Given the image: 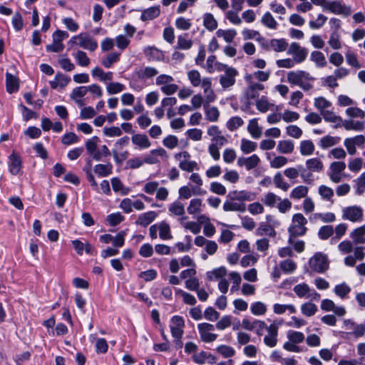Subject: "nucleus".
Segmentation results:
<instances>
[{"instance_id": "a211bd4d", "label": "nucleus", "mask_w": 365, "mask_h": 365, "mask_svg": "<svg viewBox=\"0 0 365 365\" xmlns=\"http://www.w3.org/2000/svg\"><path fill=\"white\" fill-rule=\"evenodd\" d=\"M264 89V86L260 83H251L246 90L245 94L247 100L258 99L259 91Z\"/></svg>"}, {"instance_id": "f257e3e1", "label": "nucleus", "mask_w": 365, "mask_h": 365, "mask_svg": "<svg viewBox=\"0 0 365 365\" xmlns=\"http://www.w3.org/2000/svg\"><path fill=\"white\" fill-rule=\"evenodd\" d=\"M307 220L301 213H296L293 215L292 219V224L288 229L289 233V242L294 243L293 239L298 236H303L305 235L307 228L306 225Z\"/></svg>"}, {"instance_id": "7c9ffc66", "label": "nucleus", "mask_w": 365, "mask_h": 365, "mask_svg": "<svg viewBox=\"0 0 365 365\" xmlns=\"http://www.w3.org/2000/svg\"><path fill=\"white\" fill-rule=\"evenodd\" d=\"M310 60L314 62L317 67L323 68L327 66V61L325 56L321 51H312L310 55Z\"/></svg>"}, {"instance_id": "de8ad7c7", "label": "nucleus", "mask_w": 365, "mask_h": 365, "mask_svg": "<svg viewBox=\"0 0 365 365\" xmlns=\"http://www.w3.org/2000/svg\"><path fill=\"white\" fill-rule=\"evenodd\" d=\"M243 123H244V121L240 117L234 116V117L230 118L227 120V122L226 123V126L229 130L234 131V130H237L238 128H240V126H242L243 125Z\"/></svg>"}, {"instance_id": "052dcab7", "label": "nucleus", "mask_w": 365, "mask_h": 365, "mask_svg": "<svg viewBox=\"0 0 365 365\" xmlns=\"http://www.w3.org/2000/svg\"><path fill=\"white\" fill-rule=\"evenodd\" d=\"M314 106L317 109L320 110L322 113V111L327 110L326 108L331 107V103L327 101L324 97H318L314 99Z\"/></svg>"}, {"instance_id": "e433bc0d", "label": "nucleus", "mask_w": 365, "mask_h": 365, "mask_svg": "<svg viewBox=\"0 0 365 365\" xmlns=\"http://www.w3.org/2000/svg\"><path fill=\"white\" fill-rule=\"evenodd\" d=\"M262 24L266 27L270 29H276L277 27V22L274 19L270 12L267 11L262 17L261 19Z\"/></svg>"}, {"instance_id": "c756f323", "label": "nucleus", "mask_w": 365, "mask_h": 365, "mask_svg": "<svg viewBox=\"0 0 365 365\" xmlns=\"http://www.w3.org/2000/svg\"><path fill=\"white\" fill-rule=\"evenodd\" d=\"M269 46L270 49L276 52H282L287 48L288 43L284 38H273L270 40Z\"/></svg>"}, {"instance_id": "864d4df0", "label": "nucleus", "mask_w": 365, "mask_h": 365, "mask_svg": "<svg viewBox=\"0 0 365 365\" xmlns=\"http://www.w3.org/2000/svg\"><path fill=\"white\" fill-rule=\"evenodd\" d=\"M216 351L225 358H230L235 354L234 348L227 345H220L216 348Z\"/></svg>"}, {"instance_id": "4c0bfd02", "label": "nucleus", "mask_w": 365, "mask_h": 365, "mask_svg": "<svg viewBox=\"0 0 365 365\" xmlns=\"http://www.w3.org/2000/svg\"><path fill=\"white\" fill-rule=\"evenodd\" d=\"M159 236L163 240H170L173 236L170 233V225L165 222H161L158 225Z\"/></svg>"}, {"instance_id": "e2e57ef3", "label": "nucleus", "mask_w": 365, "mask_h": 365, "mask_svg": "<svg viewBox=\"0 0 365 365\" xmlns=\"http://www.w3.org/2000/svg\"><path fill=\"white\" fill-rule=\"evenodd\" d=\"M120 53L116 52H113L109 53L107 57L102 61V65L106 68H109L112 66V65L118 61Z\"/></svg>"}, {"instance_id": "c03bdc74", "label": "nucleus", "mask_w": 365, "mask_h": 365, "mask_svg": "<svg viewBox=\"0 0 365 365\" xmlns=\"http://www.w3.org/2000/svg\"><path fill=\"white\" fill-rule=\"evenodd\" d=\"M73 56L77 62V64L80 66L86 67L90 63V58L87 56L86 52L78 50Z\"/></svg>"}, {"instance_id": "2f4dec72", "label": "nucleus", "mask_w": 365, "mask_h": 365, "mask_svg": "<svg viewBox=\"0 0 365 365\" xmlns=\"http://www.w3.org/2000/svg\"><path fill=\"white\" fill-rule=\"evenodd\" d=\"M247 130L252 137L255 139H258L261 136L262 130L258 125L257 118H253L250 120Z\"/></svg>"}, {"instance_id": "72a5a7b5", "label": "nucleus", "mask_w": 365, "mask_h": 365, "mask_svg": "<svg viewBox=\"0 0 365 365\" xmlns=\"http://www.w3.org/2000/svg\"><path fill=\"white\" fill-rule=\"evenodd\" d=\"M317 311V306L310 302L303 303L301 305V312L306 317H312Z\"/></svg>"}, {"instance_id": "603ef678", "label": "nucleus", "mask_w": 365, "mask_h": 365, "mask_svg": "<svg viewBox=\"0 0 365 365\" xmlns=\"http://www.w3.org/2000/svg\"><path fill=\"white\" fill-rule=\"evenodd\" d=\"M111 185L114 192H120L121 195H127L130 192V189L128 187H125L121 182V181L115 178L111 180Z\"/></svg>"}, {"instance_id": "a18cd8bd", "label": "nucleus", "mask_w": 365, "mask_h": 365, "mask_svg": "<svg viewBox=\"0 0 365 365\" xmlns=\"http://www.w3.org/2000/svg\"><path fill=\"white\" fill-rule=\"evenodd\" d=\"M287 310L290 313H295L297 312L296 308L293 304H274L273 305V311L277 314H282Z\"/></svg>"}, {"instance_id": "412c9836", "label": "nucleus", "mask_w": 365, "mask_h": 365, "mask_svg": "<svg viewBox=\"0 0 365 365\" xmlns=\"http://www.w3.org/2000/svg\"><path fill=\"white\" fill-rule=\"evenodd\" d=\"M133 144L137 145L139 149L143 150L150 146V142L146 135L135 134L131 138Z\"/></svg>"}, {"instance_id": "9d476101", "label": "nucleus", "mask_w": 365, "mask_h": 365, "mask_svg": "<svg viewBox=\"0 0 365 365\" xmlns=\"http://www.w3.org/2000/svg\"><path fill=\"white\" fill-rule=\"evenodd\" d=\"M287 53L293 56V60L296 63H302L307 58L308 51L302 47L298 43L293 42L290 44Z\"/></svg>"}, {"instance_id": "09e8293b", "label": "nucleus", "mask_w": 365, "mask_h": 365, "mask_svg": "<svg viewBox=\"0 0 365 365\" xmlns=\"http://www.w3.org/2000/svg\"><path fill=\"white\" fill-rule=\"evenodd\" d=\"M94 172L100 177H105L111 173L112 166L109 163L98 164L95 166Z\"/></svg>"}, {"instance_id": "bf43d9fd", "label": "nucleus", "mask_w": 365, "mask_h": 365, "mask_svg": "<svg viewBox=\"0 0 365 365\" xmlns=\"http://www.w3.org/2000/svg\"><path fill=\"white\" fill-rule=\"evenodd\" d=\"M257 146V143L247 139H242L241 141V150L245 154H249L253 152L256 149Z\"/></svg>"}, {"instance_id": "0e129e2a", "label": "nucleus", "mask_w": 365, "mask_h": 365, "mask_svg": "<svg viewBox=\"0 0 365 365\" xmlns=\"http://www.w3.org/2000/svg\"><path fill=\"white\" fill-rule=\"evenodd\" d=\"M279 201H280V197L272 192H268L262 199V202L269 207L275 206Z\"/></svg>"}, {"instance_id": "58836bf2", "label": "nucleus", "mask_w": 365, "mask_h": 365, "mask_svg": "<svg viewBox=\"0 0 365 365\" xmlns=\"http://www.w3.org/2000/svg\"><path fill=\"white\" fill-rule=\"evenodd\" d=\"M259 327L262 329L266 327L265 323L263 321L255 319L252 322H250L247 319H243L242 322V327L245 329L252 331L256 327Z\"/></svg>"}, {"instance_id": "2eb2a0df", "label": "nucleus", "mask_w": 365, "mask_h": 365, "mask_svg": "<svg viewBox=\"0 0 365 365\" xmlns=\"http://www.w3.org/2000/svg\"><path fill=\"white\" fill-rule=\"evenodd\" d=\"M88 93L86 86H78L73 89L70 94V98L74 101L78 106L83 105L82 98L84 97Z\"/></svg>"}, {"instance_id": "5701e85b", "label": "nucleus", "mask_w": 365, "mask_h": 365, "mask_svg": "<svg viewBox=\"0 0 365 365\" xmlns=\"http://www.w3.org/2000/svg\"><path fill=\"white\" fill-rule=\"evenodd\" d=\"M341 126L346 130L361 131L364 129L365 123L364 121L345 120H342Z\"/></svg>"}, {"instance_id": "dca6fc26", "label": "nucleus", "mask_w": 365, "mask_h": 365, "mask_svg": "<svg viewBox=\"0 0 365 365\" xmlns=\"http://www.w3.org/2000/svg\"><path fill=\"white\" fill-rule=\"evenodd\" d=\"M352 242L355 245L365 243V225L354 229L349 235Z\"/></svg>"}, {"instance_id": "6e6d98bb", "label": "nucleus", "mask_w": 365, "mask_h": 365, "mask_svg": "<svg viewBox=\"0 0 365 365\" xmlns=\"http://www.w3.org/2000/svg\"><path fill=\"white\" fill-rule=\"evenodd\" d=\"M280 269L286 273H292L297 268L296 263L292 259H285L280 262Z\"/></svg>"}, {"instance_id": "20e7f679", "label": "nucleus", "mask_w": 365, "mask_h": 365, "mask_svg": "<svg viewBox=\"0 0 365 365\" xmlns=\"http://www.w3.org/2000/svg\"><path fill=\"white\" fill-rule=\"evenodd\" d=\"M184 327L185 322L182 317L176 315L171 318L170 325L171 334L173 337L175 338L176 344H178L180 347H182V342L180 339L184 333Z\"/></svg>"}, {"instance_id": "cd10ccee", "label": "nucleus", "mask_w": 365, "mask_h": 365, "mask_svg": "<svg viewBox=\"0 0 365 365\" xmlns=\"http://www.w3.org/2000/svg\"><path fill=\"white\" fill-rule=\"evenodd\" d=\"M321 115L323 116L325 121L336 123L334 125L335 128L341 126V118L335 115L331 110H327L325 111H322Z\"/></svg>"}, {"instance_id": "c9c22d12", "label": "nucleus", "mask_w": 365, "mask_h": 365, "mask_svg": "<svg viewBox=\"0 0 365 365\" xmlns=\"http://www.w3.org/2000/svg\"><path fill=\"white\" fill-rule=\"evenodd\" d=\"M217 37H222L227 43H231L237 35V31L235 29H218L216 31Z\"/></svg>"}, {"instance_id": "6e6552de", "label": "nucleus", "mask_w": 365, "mask_h": 365, "mask_svg": "<svg viewBox=\"0 0 365 365\" xmlns=\"http://www.w3.org/2000/svg\"><path fill=\"white\" fill-rule=\"evenodd\" d=\"M346 164L343 161H334L329 168V176L335 183L339 182L344 177Z\"/></svg>"}, {"instance_id": "f03ea898", "label": "nucleus", "mask_w": 365, "mask_h": 365, "mask_svg": "<svg viewBox=\"0 0 365 365\" xmlns=\"http://www.w3.org/2000/svg\"><path fill=\"white\" fill-rule=\"evenodd\" d=\"M71 46L78 45L83 49L94 51L98 47V43L88 34H80L73 36L68 41Z\"/></svg>"}, {"instance_id": "f704fd0d", "label": "nucleus", "mask_w": 365, "mask_h": 365, "mask_svg": "<svg viewBox=\"0 0 365 365\" xmlns=\"http://www.w3.org/2000/svg\"><path fill=\"white\" fill-rule=\"evenodd\" d=\"M158 73V71L153 67L146 66L137 72V75L140 79L151 78Z\"/></svg>"}, {"instance_id": "ea45409f", "label": "nucleus", "mask_w": 365, "mask_h": 365, "mask_svg": "<svg viewBox=\"0 0 365 365\" xmlns=\"http://www.w3.org/2000/svg\"><path fill=\"white\" fill-rule=\"evenodd\" d=\"M250 312L255 316L264 315L267 312V306L262 302H254L250 306Z\"/></svg>"}, {"instance_id": "0eeeda50", "label": "nucleus", "mask_w": 365, "mask_h": 365, "mask_svg": "<svg viewBox=\"0 0 365 365\" xmlns=\"http://www.w3.org/2000/svg\"><path fill=\"white\" fill-rule=\"evenodd\" d=\"M197 329L200 339L205 343L213 342L217 338V334L212 332L215 329V327L212 324L206 322L198 324Z\"/></svg>"}, {"instance_id": "8fccbe9b", "label": "nucleus", "mask_w": 365, "mask_h": 365, "mask_svg": "<svg viewBox=\"0 0 365 365\" xmlns=\"http://www.w3.org/2000/svg\"><path fill=\"white\" fill-rule=\"evenodd\" d=\"M107 92L109 95H113L125 90V86L118 82H110L107 83Z\"/></svg>"}, {"instance_id": "680f3d73", "label": "nucleus", "mask_w": 365, "mask_h": 365, "mask_svg": "<svg viewBox=\"0 0 365 365\" xmlns=\"http://www.w3.org/2000/svg\"><path fill=\"white\" fill-rule=\"evenodd\" d=\"M334 234V228L331 225H324L319 228L318 231L319 237L325 240L330 237Z\"/></svg>"}, {"instance_id": "5fc2aeb1", "label": "nucleus", "mask_w": 365, "mask_h": 365, "mask_svg": "<svg viewBox=\"0 0 365 365\" xmlns=\"http://www.w3.org/2000/svg\"><path fill=\"white\" fill-rule=\"evenodd\" d=\"M99 141L100 140L97 136H93L86 142V148L88 153L93 155V158L95 157V153L97 151V144Z\"/></svg>"}, {"instance_id": "4be33fe9", "label": "nucleus", "mask_w": 365, "mask_h": 365, "mask_svg": "<svg viewBox=\"0 0 365 365\" xmlns=\"http://www.w3.org/2000/svg\"><path fill=\"white\" fill-rule=\"evenodd\" d=\"M160 14V6L149 7L142 11L140 19L148 21L157 18Z\"/></svg>"}, {"instance_id": "6ab92c4d", "label": "nucleus", "mask_w": 365, "mask_h": 365, "mask_svg": "<svg viewBox=\"0 0 365 365\" xmlns=\"http://www.w3.org/2000/svg\"><path fill=\"white\" fill-rule=\"evenodd\" d=\"M168 211L170 215L174 217H178L179 218L187 217L184 205L180 201H175L171 203L168 207Z\"/></svg>"}, {"instance_id": "aec40b11", "label": "nucleus", "mask_w": 365, "mask_h": 365, "mask_svg": "<svg viewBox=\"0 0 365 365\" xmlns=\"http://www.w3.org/2000/svg\"><path fill=\"white\" fill-rule=\"evenodd\" d=\"M187 219V216L182 218H178L180 225L185 230H190L193 234H198L201 230V226L200 223L194 221L186 222Z\"/></svg>"}, {"instance_id": "423d86ee", "label": "nucleus", "mask_w": 365, "mask_h": 365, "mask_svg": "<svg viewBox=\"0 0 365 365\" xmlns=\"http://www.w3.org/2000/svg\"><path fill=\"white\" fill-rule=\"evenodd\" d=\"M293 291L299 298H305L315 301L320 299V294L314 289H311L310 287L304 282L295 285L293 288Z\"/></svg>"}, {"instance_id": "c85d7f7f", "label": "nucleus", "mask_w": 365, "mask_h": 365, "mask_svg": "<svg viewBox=\"0 0 365 365\" xmlns=\"http://www.w3.org/2000/svg\"><path fill=\"white\" fill-rule=\"evenodd\" d=\"M202 200L200 198H193L190 201L187 211L190 215H195L202 212Z\"/></svg>"}, {"instance_id": "13d9d810", "label": "nucleus", "mask_w": 365, "mask_h": 365, "mask_svg": "<svg viewBox=\"0 0 365 365\" xmlns=\"http://www.w3.org/2000/svg\"><path fill=\"white\" fill-rule=\"evenodd\" d=\"M271 106H274V105L269 103L265 96H262L256 101V107L262 113H266L270 109Z\"/></svg>"}, {"instance_id": "393cba45", "label": "nucleus", "mask_w": 365, "mask_h": 365, "mask_svg": "<svg viewBox=\"0 0 365 365\" xmlns=\"http://www.w3.org/2000/svg\"><path fill=\"white\" fill-rule=\"evenodd\" d=\"M223 210L225 212L236 211L242 212L246 210V205L244 203L227 200L224 202Z\"/></svg>"}, {"instance_id": "4d7b16f0", "label": "nucleus", "mask_w": 365, "mask_h": 365, "mask_svg": "<svg viewBox=\"0 0 365 365\" xmlns=\"http://www.w3.org/2000/svg\"><path fill=\"white\" fill-rule=\"evenodd\" d=\"M314 145L311 140H303L300 143V152L303 155H309L313 153Z\"/></svg>"}, {"instance_id": "37998d69", "label": "nucleus", "mask_w": 365, "mask_h": 365, "mask_svg": "<svg viewBox=\"0 0 365 365\" xmlns=\"http://www.w3.org/2000/svg\"><path fill=\"white\" fill-rule=\"evenodd\" d=\"M308 192V187L300 185L294 187L290 192V197L295 200H299L305 197Z\"/></svg>"}, {"instance_id": "b1692460", "label": "nucleus", "mask_w": 365, "mask_h": 365, "mask_svg": "<svg viewBox=\"0 0 365 365\" xmlns=\"http://www.w3.org/2000/svg\"><path fill=\"white\" fill-rule=\"evenodd\" d=\"M157 214L155 211H149L140 215L136 221V223L143 227H147L153 221L155 220Z\"/></svg>"}, {"instance_id": "a878e982", "label": "nucleus", "mask_w": 365, "mask_h": 365, "mask_svg": "<svg viewBox=\"0 0 365 365\" xmlns=\"http://www.w3.org/2000/svg\"><path fill=\"white\" fill-rule=\"evenodd\" d=\"M351 290V287L346 282L336 284L334 288V294L341 299H347Z\"/></svg>"}, {"instance_id": "f8f14e48", "label": "nucleus", "mask_w": 365, "mask_h": 365, "mask_svg": "<svg viewBox=\"0 0 365 365\" xmlns=\"http://www.w3.org/2000/svg\"><path fill=\"white\" fill-rule=\"evenodd\" d=\"M238 72L234 68L226 69L225 72L220 77V83L224 89L229 88L235 83V78Z\"/></svg>"}, {"instance_id": "a19ab883", "label": "nucleus", "mask_w": 365, "mask_h": 365, "mask_svg": "<svg viewBox=\"0 0 365 365\" xmlns=\"http://www.w3.org/2000/svg\"><path fill=\"white\" fill-rule=\"evenodd\" d=\"M328 43L333 49L338 50L341 48L340 34L337 31H332L330 34Z\"/></svg>"}, {"instance_id": "7ed1b4c3", "label": "nucleus", "mask_w": 365, "mask_h": 365, "mask_svg": "<svg viewBox=\"0 0 365 365\" xmlns=\"http://www.w3.org/2000/svg\"><path fill=\"white\" fill-rule=\"evenodd\" d=\"M311 269L317 273H324L329 269V260L327 255L317 252L309 259Z\"/></svg>"}, {"instance_id": "69168bd1", "label": "nucleus", "mask_w": 365, "mask_h": 365, "mask_svg": "<svg viewBox=\"0 0 365 365\" xmlns=\"http://www.w3.org/2000/svg\"><path fill=\"white\" fill-rule=\"evenodd\" d=\"M327 20V17L324 14H319L316 21L311 20L309 22V26L312 29H318L324 26Z\"/></svg>"}, {"instance_id": "ddd939ff", "label": "nucleus", "mask_w": 365, "mask_h": 365, "mask_svg": "<svg viewBox=\"0 0 365 365\" xmlns=\"http://www.w3.org/2000/svg\"><path fill=\"white\" fill-rule=\"evenodd\" d=\"M267 334L264 338V343L266 346L272 348L277 344L278 325L275 323L271 324L269 327H265Z\"/></svg>"}, {"instance_id": "3c124183", "label": "nucleus", "mask_w": 365, "mask_h": 365, "mask_svg": "<svg viewBox=\"0 0 365 365\" xmlns=\"http://www.w3.org/2000/svg\"><path fill=\"white\" fill-rule=\"evenodd\" d=\"M187 34L180 35L178 37L177 47L180 49L187 50L192 47V41L191 39L187 38Z\"/></svg>"}, {"instance_id": "774afa93", "label": "nucleus", "mask_w": 365, "mask_h": 365, "mask_svg": "<svg viewBox=\"0 0 365 365\" xmlns=\"http://www.w3.org/2000/svg\"><path fill=\"white\" fill-rule=\"evenodd\" d=\"M106 220L110 226H115L124 220V216L120 212L112 213L107 216Z\"/></svg>"}, {"instance_id": "79ce46f5", "label": "nucleus", "mask_w": 365, "mask_h": 365, "mask_svg": "<svg viewBox=\"0 0 365 365\" xmlns=\"http://www.w3.org/2000/svg\"><path fill=\"white\" fill-rule=\"evenodd\" d=\"M255 234L257 236L269 235L270 237H274L276 232L272 226L262 224L260 225L259 227L255 230Z\"/></svg>"}, {"instance_id": "338daca9", "label": "nucleus", "mask_w": 365, "mask_h": 365, "mask_svg": "<svg viewBox=\"0 0 365 365\" xmlns=\"http://www.w3.org/2000/svg\"><path fill=\"white\" fill-rule=\"evenodd\" d=\"M12 26L16 31H20L24 27L23 18L19 12H16L12 17Z\"/></svg>"}, {"instance_id": "49530a36", "label": "nucleus", "mask_w": 365, "mask_h": 365, "mask_svg": "<svg viewBox=\"0 0 365 365\" xmlns=\"http://www.w3.org/2000/svg\"><path fill=\"white\" fill-rule=\"evenodd\" d=\"M277 150L282 153H290L294 150V143L290 140H280L277 145Z\"/></svg>"}, {"instance_id": "39448f33", "label": "nucleus", "mask_w": 365, "mask_h": 365, "mask_svg": "<svg viewBox=\"0 0 365 365\" xmlns=\"http://www.w3.org/2000/svg\"><path fill=\"white\" fill-rule=\"evenodd\" d=\"M341 218L352 222H361L363 220L364 212L360 206L352 205L345 207L341 210Z\"/></svg>"}, {"instance_id": "1a4fd4ad", "label": "nucleus", "mask_w": 365, "mask_h": 365, "mask_svg": "<svg viewBox=\"0 0 365 365\" xmlns=\"http://www.w3.org/2000/svg\"><path fill=\"white\" fill-rule=\"evenodd\" d=\"M326 11H329L331 13L336 15H344L345 16H348L351 14V6L342 4L341 0L328 1L326 6Z\"/></svg>"}, {"instance_id": "473e14b6", "label": "nucleus", "mask_w": 365, "mask_h": 365, "mask_svg": "<svg viewBox=\"0 0 365 365\" xmlns=\"http://www.w3.org/2000/svg\"><path fill=\"white\" fill-rule=\"evenodd\" d=\"M203 25L207 30L212 31L217 29V22L212 14L206 13L203 16Z\"/></svg>"}, {"instance_id": "4468645a", "label": "nucleus", "mask_w": 365, "mask_h": 365, "mask_svg": "<svg viewBox=\"0 0 365 365\" xmlns=\"http://www.w3.org/2000/svg\"><path fill=\"white\" fill-rule=\"evenodd\" d=\"M227 274V269L226 267L222 266L217 268H215L211 271L206 272V278L208 281H217L223 279Z\"/></svg>"}, {"instance_id": "bb28decb", "label": "nucleus", "mask_w": 365, "mask_h": 365, "mask_svg": "<svg viewBox=\"0 0 365 365\" xmlns=\"http://www.w3.org/2000/svg\"><path fill=\"white\" fill-rule=\"evenodd\" d=\"M203 107L207 120L210 122H216L218 120L220 113L217 107H210L207 104H204Z\"/></svg>"}, {"instance_id": "9b49d317", "label": "nucleus", "mask_w": 365, "mask_h": 365, "mask_svg": "<svg viewBox=\"0 0 365 365\" xmlns=\"http://www.w3.org/2000/svg\"><path fill=\"white\" fill-rule=\"evenodd\" d=\"M315 78L304 71H290L287 73V81L289 83L298 86L304 81H314Z\"/></svg>"}, {"instance_id": "f3484780", "label": "nucleus", "mask_w": 365, "mask_h": 365, "mask_svg": "<svg viewBox=\"0 0 365 365\" xmlns=\"http://www.w3.org/2000/svg\"><path fill=\"white\" fill-rule=\"evenodd\" d=\"M5 76L6 91L9 93L16 92L19 88L18 78L9 72L6 73Z\"/></svg>"}]
</instances>
